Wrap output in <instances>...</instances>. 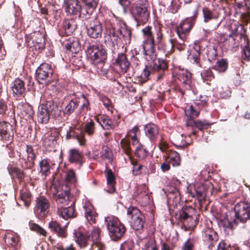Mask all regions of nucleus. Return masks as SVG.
I'll list each match as a JSON object with an SVG mask.
<instances>
[{
    "mask_svg": "<svg viewBox=\"0 0 250 250\" xmlns=\"http://www.w3.org/2000/svg\"><path fill=\"white\" fill-rule=\"evenodd\" d=\"M48 228L54 234L58 237L64 238L67 235V229L65 227H62L61 224L56 221L52 220L48 224Z\"/></svg>",
    "mask_w": 250,
    "mask_h": 250,
    "instance_id": "e433bc0d",
    "label": "nucleus"
},
{
    "mask_svg": "<svg viewBox=\"0 0 250 250\" xmlns=\"http://www.w3.org/2000/svg\"><path fill=\"white\" fill-rule=\"evenodd\" d=\"M52 66L47 63H42L36 70V76L37 81L40 83H44L49 81L53 74Z\"/></svg>",
    "mask_w": 250,
    "mask_h": 250,
    "instance_id": "f3484780",
    "label": "nucleus"
},
{
    "mask_svg": "<svg viewBox=\"0 0 250 250\" xmlns=\"http://www.w3.org/2000/svg\"><path fill=\"white\" fill-rule=\"evenodd\" d=\"M101 229L98 227H94L91 231L90 234L88 236V239H91L93 245L95 246L98 243H102L100 242Z\"/></svg>",
    "mask_w": 250,
    "mask_h": 250,
    "instance_id": "5fc2aeb1",
    "label": "nucleus"
},
{
    "mask_svg": "<svg viewBox=\"0 0 250 250\" xmlns=\"http://www.w3.org/2000/svg\"><path fill=\"white\" fill-rule=\"evenodd\" d=\"M66 139L71 138L76 139L81 146L85 145L86 139L82 128L76 126H70L69 130L67 131L66 135Z\"/></svg>",
    "mask_w": 250,
    "mask_h": 250,
    "instance_id": "4be33fe9",
    "label": "nucleus"
},
{
    "mask_svg": "<svg viewBox=\"0 0 250 250\" xmlns=\"http://www.w3.org/2000/svg\"><path fill=\"white\" fill-rule=\"evenodd\" d=\"M127 215L131 219V225L133 229L136 231L144 229L146 218L137 207L130 206L127 209Z\"/></svg>",
    "mask_w": 250,
    "mask_h": 250,
    "instance_id": "6e6552de",
    "label": "nucleus"
},
{
    "mask_svg": "<svg viewBox=\"0 0 250 250\" xmlns=\"http://www.w3.org/2000/svg\"><path fill=\"white\" fill-rule=\"evenodd\" d=\"M153 76L155 79V71L152 64L146 65L141 75V78L144 82L150 79Z\"/></svg>",
    "mask_w": 250,
    "mask_h": 250,
    "instance_id": "de8ad7c7",
    "label": "nucleus"
},
{
    "mask_svg": "<svg viewBox=\"0 0 250 250\" xmlns=\"http://www.w3.org/2000/svg\"><path fill=\"white\" fill-rule=\"evenodd\" d=\"M198 10L194 11L193 15L181 21L176 27V32L179 38L187 39L196 21Z\"/></svg>",
    "mask_w": 250,
    "mask_h": 250,
    "instance_id": "f8f14e48",
    "label": "nucleus"
},
{
    "mask_svg": "<svg viewBox=\"0 0 250 250\" xmlns=\"http://www.w3.org/2000/svg\"><path fill=\"white\" fill-rule=\"evenodd\" d=\"M25 152V155H22L21 153L19 154V162L23 169H31L35 166L37 156L31 145H26Z\"/></svg>",
    "mask_w": 250,
    "mask_h": 250,
    "instance_id": "ddd939ff",
    "label": "nucleus"
},
{
    "mask_svg": "<svg viewBox=\"0 0 250 250\" xmlns=\"http://www.w3.org/2000/svg\"><path fill=\"white\" fill-rule=\"evenodd\" d=\"M130 12L138 23L147 22L150 18V11L146 3H133Z\"/></svg>",
    "mask_w": 250,
    "mask_h": 250,
    "instance_id": "9b49d317",
    "label": "nucleus"
},
{
    "mask_svg": "<svg viewBox=\"0 0 250 250\" xmlns=\"http://www.w3.org/2000/svg\"><path fill=\"white\" fill-rule=\"evenodd\" d=\"M40 172L42 175L47 176L50 174L51 166L50 160L47 158L42 159L39 163Z\"/></svg>",
    "mask_w": 250,
    "mask_h": 250,
    "instance_id": "49530a36",
    "label": "nucleus"
},
{
    "mask_svg": "<svg viewBox=\"0 0 250 250\" xmlns=\"http://www.w3.org/2000/svg\"><path fill=\"white\" fill-rule=\"evenodd\" d=\"M65 11L67 14L79 15L80 18H83L81 15L82 6L78 0H64Z\"/></svg>",
    "mask_w": 250,
    "mask_h": 250,
    "instance_id": "bb28decb",
    "label": "nucleus"
},
{
    "mask_svg": "<svg viewBox=\"0 0 250 250\" xmlns=\"http://www.w3.org/2000/svg\"><path fill=\"white\" fill-rule=\"evenodd\" d=\"M202 238L205 244L210 250L212 249L219 239L217 233L210 228L204 229Z\"/></svg>",
    "mask_w": 250,
    "mask_h": 250,
    "instance_id": "b1692460",
    "label": "nucleus"
},
{
    "mask_svg": "<svg viewBox=\"0 0 250 250\" xmlns=\"http://www.w3.org/2000/svg\"><path fill=\"white\" fill-rule=\"evenodd\" d=\"M34 212L37 217L42 219L47 216L49 212L50 204L49 200L44 196L36 198Z\"/></svg>",
    "mask_w": 250,
    "mask_h": 250,
    "instance_id": "4468645a",
    "label": "nucleus"
},
{
    "mask_svg": "<svg viewBox=\"0 0 250 250\" xmlns=\"http://www.w3.org/2000/svg\"><path fill=\"white\" fill-rule=\"evenodd\" d=\"M195 208L191 206H184L179 212V220L185 228H193L198 221Z\"/></svg>",
    "mask_w": 250,
    "mask_h": 250,
    "instance_id": "423d86ee",
    "label": "nucleus"
},
{
    "mask_svg": "<svg viewBox=\"0 0 250 250\" xmlns=\"http://www.w3.org/2000/svg\"><path fill=\"white\" fill-rule=\"evenodd\" d=\"M169 5L167 10L172 14L176 13L181 7L180 2L179 0H169Z\"/></svg>",
    "mask_w": 250,
    "mask_h": 250,
    "instance_id": "e2e57ef3",
    "label": "nucleus"
},
{
    "mask_svg": "<svg viewBox=\"0 0 250 250\" xmlns=\"http://www.w3.org/2000/svg\"><path fill=\"white\" fill-rule=\"evenodd\" d=\"M201 76L203 81H207L208 83V82H211L214 79L213 73L209 68L203 70L201 73Z\"/></svg>",
    "mask_w": 250,
    "mask_h": 250,
    "instance_id": "0e129e2a",
    "label": "nucleus"
},
{
    "mask_svg": "<svg viewBox=\"0 0 250 250\" xmlns=\"http://www.w3.org/2000/svg\"><path fill=\"white\" fill-rule=\"evenodd\" d=\"M157 46L158 49L166 53V55L171 54L174 51L173 49V39H170L168 42H166L164 35L158 34L157 36L155 46Z\"/></svg>",
    "mask_w": 250,
    "mask_h": 250,
    "instance_id": "aec40b11",
    "label": "nucleus"
},
{
    "mask_svg": "<svg viewBox=\"0 0 250 250\" xmlns=\"http://www.w3.org/2000/svg\"><path fill=\"white\" fill-rule=\"evenodd\" d=\"M77 28V25L74 20L66 19L62 22V27L58 30V34L62 37L70 36Z\"/></svg>",
    "mask_w": 250,
    "mask_h": 250,
    "instance_id": "7c9ffc66",
    "label": "nucleus"
},
{
    "mask_svg": "<svg viewBox=\"0 0 250 250\" xmlns=\"http://www.w3.org/2000/svg\"><path fill=\"white\" fill-rule=\"evenodd\" d=\"M188 192L192 197L197 198L199 202L204 200L206 196L203 187H194L193 189H189Z\"/></svg>",
    "mask_w": 250,
    "mask_h": 250,
    "instance_id": "37998d69",
    "label": "nucleus"
},
{
    "mask_svg": "<svg viewBox=\"0 0 250 250\" xmlns=\"http://www.w3.org/2000/svg\"><path fill=\"white\" fill-rule=\"evenodd\" d=\"M100 100L102 102L104 107L109 111L112 112V109H113V105L111 100L108 98L107 96L103 95L100 94L99 96Z\"/></svg>",
    "mask_w": 250,
    "mask_h": 250,
    "instance_id": "bf43d9fd",
    "label": "nucleus"
},
{
    "mask_svg": "<svg viewBox=\"0 0 250 250\" xmlns=\"http://www.w3.org/2000/svg\"><path fill=\"white\" fill-rule=\"evenodd\" d=\"M60 110L57 104L53 100L46 102L45 104H40L37 112V120L39 123L46 124L48 123L50 118L59 120Z\"/></svg>",
    "mask_w": 250,
    "mask_h": 250,
    "instance_id": "7ed1b4c3",
    "label": "nucleus"
},
{
    "mask_svg": "<svg viewBox=\"0 0 250 250\" xmlns=\"http://www.w3.org/2000/svg\"><path fill=\"white\" fill-rule=\"evenodd\" d=\"M134 154L140 160L143 161L148 156V151L143 145L139 144L135 150Z\"/></svg>",
    "mask_w": 250,
    "mask_h": 250,
    "instance_id": "09e8293b",
    "label": "nucleus"
},
{
    "mask_svg": "<svg viewBox=\"0 0 250 250\" xmlns=\"http://www.w3.org/2000/svg\"><path fill=\"white\" fill-rule=\"evenodd\" d=\"M11 89L13 94L17 97H24L26 92L24 82L21 79H16L11 84Z\"/></svg>",
    "mask_w": 250,
    "mask_h": 250,
    "instance_id": "4c0bfd02",
    "label": "nucleus"
},
{
    "mask_svg": "<svg viewBox=\"0 0 250 250\" xmlns=\"http://www.w3.org/2000/svg\"><path fill=\"white\" fill-rule=\"evenodd\" d=\"M172 76L180 81L187 89L190 88L191 73L187 69L176 68L172 72Z\"/></svg>",
    "mask_w": 250,
    "mask_h": 250,
    "instance_id": "a211bd4d",
    "label": "nucleus"
},
{
    "mask_svg": "<svg viewBox=\"0 0 250 250\" xmlns=\"http://www.w3.org/2000/svg\"><path fill=\"white\" fill-rule=\"evenodd\" d=\"M126 155L128 156L131 164L133 166V174L135 176L140 174L143 165L142 164L139 165L138 164L137 161L132 157V152H131L130 154Z\"/></svg>",
    "mask_w": 250,
    "mask_h": 250,
    "instance_id": "603ef678",
    "label": "nucleus"
},
{
    "mask_svg": "<svg viewBox=\"0 0 250 250\" xmlns=\"http://www.w3.org/2000/svg\"><path fill=\"white\" fill-rule=\"evenodd\" d=\"M249 43L246 30L242 24L236 26L229 35L223 41V44L227 50H233L239 45H246Z\"/></svg>",
    "mask_w": 250,
    "mask_h": 250,
    "instance_id": "f03ea898",
    "label": "nucleus"
},
{
    "mask_svg": "<svg viewBox=\"0 0 250 250\" xmlns=\"http://www.w3.org/2000/svg\"><path fill=\"white\" fill-rule=\"evenodd\" d=\"M7 169L9 174L12 178H17L20 181H21L24 179V173L21 169L14 167L12 165H9L7 167Z\"/></svg>",
    "mask_w": 250,
    "mask_h": 250,
    "instance_id": "c03bdc74",
    "label": "nucleus"
},
{
    "mask_svg": "<svg viewBox=\"0 0 250 250\" xmlns=\"http://www.w3.org/2000/svg\"><path fill=\"white\" fill-rule=\"evenodd\" d=\"M85 217L90 224H95L96 218L98 217V213L95 210L93 207L90 205L83 207Z\"/></svg>",
    "mask_w": 250,
    "mask_h": 250,
    "instance_id": "ea45409f",
    "label": "nucleus"
},
{
    "mask_svg": "<svg viewBox=\"0 0 250 250\" xmlns=\"http://www.w3.org/2000/svg\"><path fill=\"white\" fill-rule=\"evenodd\" d=\"M53 198L56 200L57 208L70 205L72 202H74L72 201L73 196L71 195L69 189H65L58 195L54 193Z\"/></svg>",
    "mask_w": 250,
    "mask_h": 250,
    "instance_id": "a878e982",
    "label": "nucleus"
},
{
    "mask_svg": "<svg viewBox=\"0 0 250 250\" xmlns=\"http://www.w3.org/2000/svg\"><path fill=\"white\" fill-rule=\"evenodd\" d=\"M141 136V131L139 126L135 125L127 131L125 137L121 139L120 145L124 153L129 155L132 152L130 140L133 146L136 145L139 142V137Z\"/></svg>",
    "mask_w": 250,
    "mask_h": 250,
    "instance_id": "39448f33",
    "label": "nucleus"
},
{
    "mask_svg": "<svg viewBox=\"0 0 250 250\" xmlns=\"http://www.w3.org/2000/svg\"><path fill=\"white\" fill-rule=\"evenodd\" d=\"M67 159L71 164H78L81 167L85 162L84 156L78 148H71L67 152Z\"/></svg>",
    "mask_w": 250,
    "mask_h": 250,
    "instance_id": "c85d7f7f",
    "label": "nucleus"
},
{
    "mask_svg": "<svg viewBox=\"0 0 250 250\" xmlns=\"http://www.w3.org/2000/svg\"><path fill=\"white\" fill-rule=\"evenodd\" d=\"M243 47L242 58L247 61L250 60V47L249 46V42L246 45H241Z\"/></svg>",
    "mask_w": 250,
    "mask_h": 250,
    "instance_id": "338daca9",
    "label": "nucleus"
},
{
    "mask_svg": "<svg viewBox=\"0 0 250 250\" xmlns=\"http://www.w3.org/2000/svg\"><path fill=\"white\" fill-rule=\"evenodd\" d=\"M114 65L120 69V72H117L115 76L116 77H119L127 71L129 68L130 62L128 61L126 54L122 52L118 54L114 62Z\"/></svg>",
    "mask_w": 250,
    "mask_h": 250,
    "instance_id": "412c9836",
    "label": "nucleus"
},
{
    "mask_svg": "<svg viewBox=\"0 0 250 250\" xmlns=\"http://www.w3.org/2000/svg\"><path fill=\"white\" fill-rule=\"evenodd\" d=\"M74 202H72L71 205L67 207H63L62 208H57L58 215L65 220L75 217L76 213L74 206Z\"/></svg>",
    "mask_w": 250,
    "mask_h": 250,
    "instance_id": "58836bf2",
    "label": "nucleus"
},
{
    "mask_svg": "<svg viewBox=\"0 0 250 250\" xmlns=\"http://www.w3.org/2000/svg\"><path fill=\"white\" fill-rule=\"evenodd\" d=\"M228 68V62L226 59H222L218 60L216 64L212 67L214 69L220 72H225Z\"/></svg>",
    "mask_w": 250,
    "mask_h": 250,
    "instance_id": "4d7b16f0",
    "label": "nucleus"
},
{
    "mask_svg": "<svg viewBox=\"0 0 250 250\" xmlns=\"http://www.w3.org/2000/svg\"><path fill=\"white\" fill-rule=\"evenodd\" d=\"M0 139L6 142H12L14 139L13 127L11 124L5 121L0 122Z\"/></svg>",
    "mask_w": 250,
    "mask_h": 250,
    "instance_id": "5701e85b",
    "label": "nucleus"
},
{
    "mask_svg": "<svg viewBox=\"0 0 250 250\" xmlns=\"http://www.w3.org/2000/svg\"><path fill=\"white\" fill-rule=\"evenodd\" d=\"M32 42V43L28 45L33 44L36 50H39L41 52L44 49L45 47V40L43 35L39 32H35L31 34L29 40L28 41L29 42Z\"/></svg>",
    "mask_w": 250,
    "mask_h": 250,
    "instance_id": "72a5a7b5",
    "label": "nucleus"
},
{
    "mask_svg": "<svg viewBox=\"0 0 250 250\" xmlns=\"http://www.w3.org/2000/svg\"><path fill=\"white\" fill-rule=\"evenodd\" d=\"M112 152L109 147L106 146H103L101 152V156L103 159H106L109 162H111L112 160Z\"/></svg>",
    "mask_w": 250,
    "mask_h": 250,
    "instance_id": "680f3d73",
    "label": "nucleus"
},
{
    "mask_svg": "<svg viewBox=\"0 0 250 250\" xmlns=\"http://www.w3.org/2000/svg\"><path fill=\"white\" fill-rule=\"evenodd\" d=\"M153 57V54L151 59L153 60V64H152L155 71V79L159 81L163 79L165 76L166 72L168 68V62L167 60L163 58H158L155 59L156 57Z\"/></svg>",
    "mask_w": 250,
    "mask_h": 250,
    "instance_id": "2eb2a0df",
    "label": "nucleus"
},
{
    "mask_svg": "<svg viewBox=\"0 0 250 250\" xmlns=\"http://www.w3.org/2000/svg\"><path fill=\"white\" fill-rule=\"evenodd\" d=\"M96 120L104 130L113 129L120 123V116L118 115L116 118H109L107 116L103 115L96 117Z\"/></svg>",
    "mask_w": 250,
    "mask_h": 250,
    "instance_id": "393cba45",
    "label": "nucleus"
},
{
    "mask_svg": "<svg viewBox=\"0 0 250 250\" xmlns=\"http://www.w3.org/2000/svg\"><path fill=\"white\" fill-rule=\"evenodd\" d=\"M20 199L26 207H29L31 204L32 194L29 190L24 187L20 190Z\"/></svg>",
    "mask_w": 250,
    "mask_h": 250,
    "instance_id": "a18cd8bd",
    "label": "nucleus"
},
{
    "mask_svg": "<svg viewBox=\"0 0 250 250\" xmlns=\"http://www.w3.org/2000/svg\"><path fill=\"white\" fill-rule=\"evenodd\" d=\"M108 41L112 47L115 45H127L130 43L131 31L125 26L124 32L120 28L115 26L113 18H105L104 20Z\"/></svg>",
    "mask_w": 250,
    "mask_h": 250,
    "instance_id": "f257e3e1",
    "label": "nucleus"
},
{
    "mask_svg": "<svg viewBox=\"0 0 250 250\" xmlns=\"http://www.w3.org/2000/svg\"><path fill=\"white\" fill-rule=\"evenodd\" d=\"M105 223L109 235L113 241H118L124 236L126 228L117 218L107 217L105 219Z\"/></svg>",
    "mask_w": 250,
    "mask_h": 250,
    "instance_id": "20e7f679",
    "label": "nucleus"
},
{
    "mask_svg": "<svg viewBox=\"0 0 250 250\" xmlns=\"http://www.w3.org/2000/svg\"><path fill=\"white\" fill-rule=\"evenodd\" d=\"M95 123L92 120H90L85 124L83 130L84 135L86 134L89 136H92L95 134Z\"/></svg>",
    "mask_w": 250,
    "mask_h": 250,
    "instance_id": "6e6d98bb",
    "label": "nucleus"
},
{
    "mask_svg": "<svg viewBox=\"0 0 250 250\" xmlns=\"http://www.w3.org/2000/svg\"><path fill=\"white\" fill-rule=\"evenodd\" d=\"M58 139L59 133L57 131L51 132L45 136L43 145L47 151L51 152L55 150Z\"/></svg>",
    "mask_w": 250,
    "mask_h": 250,
    "instance_id": "2f4dec72",
    "label": "nucleus"
},
{
    "mask_svg": "<svg viewBox=\"0 0 250 250\" xmlns=\"http://www.w3.org/2000/svg\"><path fill=\"white\" fill-rule=\"evenodd\" d=\"M144 247V250H158V246L153 239H150L145 244Z\"/></svg>",
    "mask_w": 250,
    "mask_h": 250,
    "instance_id": "774afa93",
    "label": "nucleus"
},
{
    "mask_svg": "<svg viewBox=\"0 0 250 250\" xmlns=\"http://www.w3.org/2000/svg\"><path fill=\"white\" fill-rule=\"evenodd\" d=\"M79 101L74 98L69 101L65 105L64 108L60 110V116H59V120L64 119V118H68L69 116L74 112L75 110L79 106Z\"/></svg>",
    "mask_w": 250,
    "mask_h": 250,
    "instance_id": "473e14b6",
    "label": "nucleus"
},
{
    "mask_svg": "<svg viewBox=\"0 0 250 250\" xmlns=\"http://www.w3.org/2000/svg\"><path fill=\"white\" fill-rule=\"evenodd\" d=\"M186 124L187 126L192 128V132L191 134L196 136L198 133V131L195 130L196 128L198 129V130L203 131L205 129H207L210 127L212 124L208 123L206 120H187Z\"/></svg>",
    "mask_w": 250,
    "mask_h": 250,
    "instance_id": "cd10ccee",
    "label": "nucleus"
},
{
    "mask_svg": "<svg viewBox=\"0 0 250 250\" xmlns=\"http://www.w3.org/2000/svg\"><path fill=\"white\" fill-rule=\"evenodd\" d=\"M86 53L92 63L94 64L104 63L107 60V53L102 46L89 44L87 47Z\"/></svg>",
    "mask_w": 250,
    "mask_h": 250,
    "instance_id": "1a4fd4ad",
    "label": "nucleus"
},
{
    "mask_svg": "<svg viewBox=\"0 0 250 250\" xmlns=\"http://www.w3.org/2000/svg\"><path fill=\"white\" fill-rule=\"evenodd\" d=\"M17 108L23 119L26 120L33 119L34 111L32 106L28 103L21 102L18 104Z\"/></svg>",
    "mask_w": 250,
    "mask_h": 250,
    "instance_id": "c9c22d12",
    "label": "nucleus"
},
{
    "mask_svg": "<svg viewBox=\"0 0 250 250\" xmlns=\"http://www.w3.org/2000/svg\"><path fill=\"white\" fill-rule=\"evenodd\" d=\"M106 178L107 184L109 187L108 192L111 193H113L116 191L115 186L116 184V177L111 169H108L107 167H106Z\"/></svg>",
    "mask_w": 250,
    "mask_h": 250,
    "instance_id": "a19ab883",
    "label": "nucleus"
},
{
    "mask_svg": "<svg viewBox=\"0 0 250 250\" xmlns=\"http://www.w3.org/2000/svg\"><path fill=\"white\" fill-rule=\"evenodd\" d=\"M160 128L157 125L149 123L144 126V131L146 136L151 143H155L158 138Z\"/></svg>",
    "mask_w": 250,
    "mask_h": 250,
    "instance_id": "c756f323",
    "label": "nucleus"
},
{
    "mask_svg": "<svg viewBox=\"0 0 250 250\" xmlns=\"http://www.w3.org/2000/svg\"><path fill=\"white\" fill-rule=\"evenodd\" d=\"M200 50V45L198 44H195L194 47V51L192 54V60L200 67H201V64L200 63L201 55Z\"/></svg>",
    "mask_w": 250,
    "mask_h": 250,
    "instance_id": "052dcab7",
    "label": "nucleus"
},
{
    "mask_svg": "<svg viewBox=\"0 0 250 250\" xmlns=\"http://www.w3.org/2000/svg\"><path fill=\"white\" fill-rule=\"evenodd\" d=\"M99 0H81L82 10L81 15L85 19H90L96 9Z\"/></svg>",
    "mask_w": 250,
    "mask_h": 250,
    "instance_id": "6ab92c4d",
    "label": "nucleus"
},
{
    "mask_svg": "<svg viewBox=\"0 0 250 250\" xmlns=\"http://www.w3.org/2000/svg\"><path fill=\"white\" fill-rule=\"evenodd\" d=\"M76 241L80 247H85L87 245L88 237L85 236L80 230L75 231L74 232Z\"/></svg>",
    "mask_w": 250,
    "mask_h": 250,
    "instance_id": "8fccbe9b",
    "label": "nucleus"
},
{
    "mask_svg": "<svg viewBox=\"0 0 250 250\" xmlns=\"http://www.w3.org/2000/svg\"><path fill=\"white\" fill-rule=\"evenodd\" d=\"M4 242L8 250H18L19 248V237L14 232H7L4 237Z\"/></svg>",
    "mask_w": 250,
    "mask_h": 250,
    "instance_id": "f704fd0d",
    "label": "nucleus"
},
{
    "mask_svg": "<svg viewBox=\"0 0 250 250\" xmlns=\"http://www.w3.org/2000/svg\"><path fill=\"white\" fill-rule=\"evenodd\" d=\"M168 152L169 164H171L173 167L179 166L181 164V158L179 153L175 151H168Z\"/></svg>",
    "mask_w": 250,
    "mask_h": 250,
    "instance_id": "864d4df0",
    "label": "nucleus"
},
{
    "mask_svg": "<svg viewBox=\"0 0 250 250\" xmlns=\"http://www.w3.org/2000/svg\"><path fill=\"white\" fill-rule=\"evenodd\" d=\"M185 114L187 116V120H194L199 115V108L196 105H188L185 110Z\"/></svg>",
    "mask_w": 250,
    "mask_h": 250,
    "instance_id": "79ce46f5",
    "label": "nucleus"
},
{
    "mask_svg": "<svg viewBox=\"0 0 250 250\" xmlns=\"http://www.w3.org/2000/svg\"><path fill=\"white\" fill-rule=\"evenodd\" d=\"M202 12L204 17V21L206 23L208 22L209 21L213 19H216L218 18V16L208 7H204L202 9Z\"/></svg>",
    "mask_w": 250,
    "mask_h": 250,
    "instance_id": "13d9d810",
    "label": "nucleus"
},
{
    "mask_svg": "<svg viewBox=\"0 0 250 250\" xmlns=\"http://www.w3.org/2000/svg\"><path fill=\"white\" fill-rule=\"evenodd\" d=\"M64 47L66 49L72 53H77L80 48L78 41H74L73 39L70 38L65 43Z\"/></svg>",
    "mask_w": 250,
    "mask_h": 250,
    "instance_id": "3c124183",
    "label": "nucleus"
},
{
    "mask_svg": "<svg viewBox=\"0 0 250 250\" xmlns=\"http://www.w3.org/2000/svg\"><path fill=\"white\" fill-rule=\"evenodd\" d=\"M65 180L67 183L75 184L77 182L76 173L73 169H69L65 175Z\"/></svg>",
    "mask_w": 250,
    "mask_h": 250,
    "instance_id": "69168bd1",
    "label": "nucleus"
},
{
    "mask_svg": "<svg viewBox=\"0 0 250 250\" xmlns=\"http://www.w3.org/2000/svg\"><path fill=\"white\" fill-rule=\"evenodd\" d=\"M141 31L145 39V42L150 45L151 51L153 53V57H155L156 54L154 47L156 41H157V36L158 34L160 35L163 34L162 28L160 26L153 28L151 26L147 25L143 28Z\"/></svg>",
    "mask_w": 250,
    "mask_h": 250,
    "instance_id": "0eeeda50",
    "label": "nucleus"
},
{
    "mask_svg": "<svg viewBox=\"0 0 250 250\" xmlns=\"http://www.w3.org/2000/svg\"><path fill=\"white\" fill-rule=\"evenodd\" d=\"M235 218L233 222L237 225L239 222L245 223L250 219V203L248 201L239 202L234 208Z\"/></svg>",
    "mask_w": 250,
    "mask_h": 250,
    "instance_id": "9d476101",
    "label": "nucleus"
},
{
    "mask_svg": "<svg viewBox=\"0 0 250 250\" xmlns=\"http://www.w3.org/2000/svg\"><path fill=\"white\" fill-rule=\"evenodd\" d=\"M87 35L91 38L97 39L102 37L103 27L101 22L96 18L88 20L85 24Z\"/></svg>",
    "mask_w": 250,
    "mask_h": 250,
    "instance_id": "dca6fc26",
    "label": "nucleus"
}]
</instances>
